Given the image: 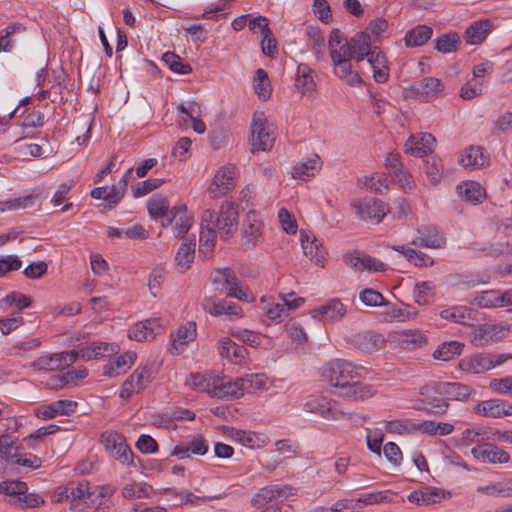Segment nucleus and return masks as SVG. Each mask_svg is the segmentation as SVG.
I'll use <instances>...</instances> for the list:
<instances>
[{"label": "nucleus", "instance_id": "1", "mask_svg": "<svg viewBox=\"0 0 512 512\" xmlns=\"http://www.w3.org/2000/svg\"><path fill=\"white\" fill-rule=\"evenodd\" d=\"M202 229L219 233L223 240L232 236L238 227V206L230 201H224L218 212L207 209L201 217Z\"/></svg>", "mask_w": 512, "mask_h": 512}, {"label": "nucleus", "instance_id": "2", "mask_svg": "<svg viewBox=\"0 0 512 512\" xmlns=\"http://www.w3.org/2000/svg\"><path fill=\"white\" fill-rule=\"evenodd\" d=\"M366 369L350 361L337 359L327 364L324 376L335 387L348 389L354 381L364 377Z\"/></svg>", "mask_w": 512, "mask_h": 512}, {"label": "nucleus", "instance_id": "3", "mask_svg": "<svg viewBox=\"0 0 512 512\" xmlns=\"http://www.w3.org/2000/svg\"><path fill=\"white\" fill-rule=\"evenodd\" d=\"M510 359V353L479 352L463 357L458 367L468 374H481L501 366Z\"/></svg>", "mask_w": 512, "mask_h": 512}, {"label": "nucleus", "instance_id": "4", "mask_svg": "<svg viewBox=\"0 0 512 512\" xmlns=\"http://www.w3.org/2000/svg\"><path fill=\"white\" fill-rule=\"evenodd\" d=\"M27 482H0V494L8 497L11 504L21 508H33L43 503V499L35 493H27Z\"/></svg>", "mask_w": 512, "mask_h": 512}, {"label": "nucleus", "instance_id": "5", "mask_svg": "<svg viewBox=\"0 0 512 512\" xmlns=\"http://www.w3.org/2000/svg\"><path fill=\"white\" fill-rule=\"evenodd\" d=\"M250 130V143L253 153L267 151L273 147L275 138L269 130L268 121L263 112L254 113Z\"/></svg>", "mask_w": 512, "mask_h": 512}, {"label": "nucleus", "instance_id": "6", "mask_svg": "<svg viewBox=\"0 0 512 512\" xmlns=\"http://www.w3.org/2000/svg\"><path fill=\"white\" fill-rule=\"evenodd\" d=\"M293 495H296V489L290 485L270 484L254 494L251 498V504L257 508L266 505H277Z\"/></svg>", "mask_w": 512, "mask_h": 512}, {"label": "nucleus", "instance_id": "7", "mask_svg": "<svg viewBox=\"0 0 512 512\" xmlns=\"http://www.w3.org/2000/svg\"><path fill=\"white\" fill-rule=\"evenodd\" d=\"M264 224L256 211H249L241 226V245L245 250L256 247L263 240Z\"/></svg>", "mask_w": 512, "mask_h": 512}, {"label": "nucleus", "instance_id": "8", "mask_svg": "<svg viewBox=\"0 0 512 512\" xmlns=\"http://www.w3.org/2000/svg\"><path fill=\"white\" fill-rule=\"evenodd\" d=\"M236 167L228 164L220 167L208 187V193L212 199H218L226 195L236 185Z\"/></svg>", "mask_w": 512, "mask_h": 512}, {"label": "nucleus", "instance_id": "9", "mask_svg": "<svg viewBox=\"0 0 512 512\" xmlns=\"http://www.w3.org/2000/svg\"><path fill=\"white\" fill-rule=\"evenodd\" d=\"M419 394V409L430 414H444L447 411L449 403L441 397L444 394L438 391V382L423 386Z\"/></svg>", "mask_w": 512, "mask_h": 512}, {"label": "nucleus", "instance_id": "10", "mask_svg": "<svg viewBox=\"0 0 512 512\" xmlns=\"http://www.w3.org/2000/svg\"><path fill=\"white\" fill-rule=\"evenodd\" d=\"M152 370L148 366L137 368L121 386L119 396L122 399H129L140 393L152 381Z\"/></svg>", "mask_w": 512, "mask_h": 512}, {"label": "nucleus", "instance_id": "11", "mask_svg": "<svg viewBox=\"0 0 512 512\" xmlns=\"http://www.w3.org/2000/svg\"><path fill=\"white\" fill-rule=\"evenodd\" d=\"M303 409L305 412L318 415L326 420H339L346 416V413L339 410L326 397H316L308 400Z\"/></svg>", "mask_w": 512, "mask_h": 512}, {"label": "nucleus", "instance_id": "12", "mask_svg": "<svg viewBox=\"0 0 512 512\" xmlns=\"http://www.w3.org/2000/svg\"><path fill=\"white\" fill-rule=\"evenodd\" d=\"M445 89L444 83L435 77H424L412 84L408 91L412 96L435 99L443 95Z\"/></svg>", "mask_w": 512, "mask_h": 512}, {"label": "nucleus", "instance_id": "13", "mask_svg": "<svg viewBox=\"0 0 512 512\" xmlns=\"http://www.w3.org/2000/svg\"><path fill=\"white\" fill-rule=\"evenodd\" d=\"M175 223L173 227V234L175 237L185 238V234L191 227V217L188 215L187 206L185 204H179L173 206L170 210V214L166 221L162 220L161 225L168 227L172 223Z\"/></svg>", "mask_w": 512, "mask_h": 512}, {"label": "nucleus", "instance_id": "14", "mask_svg": "<svg viewBox=\"0 0 512 512\" xmlns=\"http://www.w3.org/2000/svg\"><path fill=\"white\" fill-rule=\"evenodd\" d=\"M74 362L75 356L66 351L39 357L32 363V366L37 370L56 371L63 370L72 365Z\"/></svg>", "mask_w": 512, "mask_h": 512}, {"label": "nucleus", "instance_id": "15", "mask_svg": "<svg viewBox=\"0 0 512 512\" xmlns=\"http://www.w3.org/2000/svg\"><path fill=\"white\" fill-rule=\"evenodd\" d=\"M471 453L474 458L483 463L503 464L510 461V455L507 451L491 443L476 445L472 448Z\"/></svg>", "mask_w": 512, "mask_h": 512}, {"label": "nucleus", "instance_id": "16", "mask_svg": "<svg viewBox=\"0 0 512 512\" xmlns=\"http://www.w3.org/2000/svg\"><path fill=\"white\" fill-rule=\"evenodd\" d=\"M316 72L305 63L297 66L294 76V86L303 96L311 97L316 91Z\"/></svg>", "mask_w": 512, "mask_h": 512}, {"label": "nucleus", "instance_id": "17", "mask_svg": "<svg viewBox=\"0 0 512 512\" xmlns=\"http://www.w3.org/2000/svg\"><path fill=\"white\" fill-rule=\"evenodd\" d=\"M474 411L484 417L503 418L512 416V403L503 399H490L479 402Z\"/></svg>", "mask_w": 512, "mask_h": 512}, {"label": "nucleus", "instance_id": "18", "mask_svg": "<svg viewBox=\"0 0 512 512\" xmlns=\"http://www.w3.org/2000/svg\"><path fill=\"white\" fill-rule=\"evenodd\" d=\"M344 259L350 267L359 272H383L387 269L382 261L360 252L346 254Z\"/></svg>", "mask_w": 512, "mask_h": 512}, {"label": "nucleus", "instance_id": "19", "mask_svg": "<svg viewBox=\"0 0 512 512\" xmlns=\"http://www.w3.org/2000/svg\"><path fill=\"white\" fill-rule=\"evenodd\" d=\"M163 330V322L160 318H150L135 324L129 330V337L136 341L154 339Z\"/></svg>", "mask_w": 512, "mask_h": 512}, {"label": "nucleus", "instance_id": "20", "mask_svg": "<svg viewBox=\"0 0 512 512\" xmlns=\"http://www.w3.org/2000/svg\"><path fill=\"white\" fill-rule=\"evenodd\" d=\"M356 212L362 220L380 222L388 212L385 203L378 199H367L355 204Z\"/></svg>", "mask_w": 512, "mask_h": 512}, {"label": "nucleus", "instance_id": "21", "mask_svg": "<svg viewBox=\"0 0 512 512\" xmlns=\"http://www.w3.org/2000/svg\"><path fill=\"white\" fill-rule=\"evenodd\" d=\"M451 497V493L438 487H424L420 490H415L408 496L410 502L417 505H431L440 503L443 499Z\"/></svg>", "mask_w": 512, "mask_h": 512}, {"label": "nucleus", "instance_id": "22", "mask_svg": "<svg viewBox=\"0 0 512 512\" xmlns=\"http://www.w3.org/2000/svg\"><path fill=\"white\" fill-rule=\"evenodd\" d=\"M76 406L77 403L72 400H57L37 408L35 415L43 420H49L56 416H68L75 411Z\"/></svg>", "mask_w": 512, "mask_h": 512}, {"label": "nucleus", "instance_id": "23", "mask_svg": "<svg viewBox=\"0 0 512 512\" xmlns=\"http://www.w3.org/2000/svg\"><path fill=\"white\" fill-rule=\"evenodd\" d=\"M311 313L312 317L316 320L323 322H336L344 317L346 309L340 300L332 299L325 305L312 310Z\"/></svg>", "mask_w": 512, "mask_h": 512}, {"label": "nucleus", "instance_id": "24", "mask_svg": "<svg viewBox=\"0 0 512 512\" xmlns=\"http://www.w3.org/2000/svg\"><path fill=\"white\" fill-rule=\"evenodd\" d=\"M208 449V441L202 435H197L186 444L176 445L171 455L179 459H185L189 458L191 454L199 456L205 455Z\"/></svg>", "mask_w": 512, "mask_h": 512}, {"label": "nucleus", "instance_id": "25", "mask_svg": "<svg viewBox=\"0 0 512 512\" xmlns=\"http://www.w3.org/2000/svg\"><path fill=\"white\" fill-rule=\"evenodd\" d=\"M436 142L435 137L430 133L412 135L406 141V151L412 156L423 157L431 153Z\"/></svg>", "mask_w": 512, "mask_h": 512}, {"label": "nucleus", "instance_id": "26", "mask_svg": "<svg viewBox=\"0 0 512 512\" xmlns=\"http://www.w3.org/2000/svg\"><path fill=\"white\" fill-rule=\"evenodd\" d=\"M438 391L446 397L447 400L467 401L476 394L474 388L459 382H438Z\"/></svg>", "mask_w": 512, "mask_h": 512}, {"label": "nucleus", "instance_id": "27", "mask_svg": "<svg viewBox=\"0 0 512 512\" xmlns=\"http://www.w3.org/2000/svg\"><path fill=\"white\" fill-rule=\"evenodd\" d=\"M497 325L483 324L470 332L471 343L476 347H485L501 339Z\"/></svg>", "mask_w": 512, "mask_h": 512}, {"label": "nucleus", "instance_id": "28", "mask_svg": "<svg viewBox=\"0 0 512 512\" xmlns=\"http://www.w3.org/2000/svg\"><path fill=\"white\" fill-rule=\"evenodd\" d=\"M492 28L493 24L489 19L476 20L467 27L464 39L468 44L478 45L487 38Z\"/></svg>", "mask_w": 512, "mask_h": 512}, {"label": "nucleus", "instance_id": "29", "mask_svg": "<svg viewBox=\"0 0 512 512\" xmlns=\"http://www.w3.org/2000/svg\"><path fill=\"white\" fill-rule=\"evenodd\" d=\"M242 395L240 387V378L232 380L228 377L216 376L214 390H212V397L225 398L234 397L239 398Z\"/></svg>", "mask_w": 512, "mask_h": 512}, {"label": "nucleus", "instance_id": "30", "mask_svg": "<svg viewBox=\"0 0 512 512\" xmlns=\"http://www.w3.org/2000/svg\"><path fill=\"white\" fill-rule=\"evenodd\" d=\"M367 61L373 70V78L378 83H384L389 76V68L387 66V58L385 54L374 46V49L367 56Z\"/></svg>", "mask_w": 512, "mask_h": 512}, {"label": "nucleus", "instance_id": "31", "mask_svg": "<svg viewBox=\"0 0 512 512\" xmlns=\"http://www.w3.org/2000/svg\"><path fill=\"white\" fill-rule=\"evenodd\" d=\"M195 258V240L184 238L175 254V266L181 273L188 270Z\"/></svg>", "mask_w": 512, "mask_h": 512}, {"label": "nucleus", "instance_id": "32", "mask_svg": "<svg viewBox=\"0 0 512 512\" xmlns=\"http://www.w3.org/2000/svg\"><path fill=\"white\" fill-rule=\"evenodd\" d=\"M445 238L436 230L429 227H422L417 230V236L412 244L426 248L439 249L445 246Z\"/></svg>", "mask_w": 512, "mask_h": 512}, {"label": "nucleus", "instance_id": "33", "mask_svg": "<svg viewBox=\"0 0 512 512\" xmlns=\"http://www.w3.org/2000/svg\"><path fill=\"white\" fill-rule=\"evenodd\" d=\"M349 44L351 46L352 59L357 62L367 58L370 52L374 49V46L371 44V37L366 31L356 33L349 40Z\"/></svg>", "mask_w": 512, "mask_h": 512}, {"label": "nucleus", "instance_id": "34", "mask_svg": "<svg viewBox=\"0 0 512 512\" xmlns=\"http://www.w3.org/2000/svg\"><path fill=\"white\" fill-rule=\"evenodd\" d=\"M334 73L350 86H358L362 79L357 71L352 69L350 60L339 59L338 55L333 56Z\"/></svg>", "mask_w": 512, "mask_h": 512}, {"label": "nucleus", "instance_id": "35", "mask_svg": "<svg viewBox=\"0 0 512 512\" xmlns=\"http://www.w3.org/2000/svg\"><path fill=\"white\" fill-rule=\"evenodd\" d=\"M136 353L126 352L103 366V375L116 377L125 373L135 362Z\"/></svg>", "mask_w": 512, "mask_h": 512}, {"label": "nucleus", "instance_id": "36", "mask_svg": "<svg viewBox=\"0 0 512 512\" xmlns=\"http://www.w3.org/2000/svg\"><path fill=\"white\" fill-rule=\"evenodd\" d=\"M433 35V29L430 26L419 24L408 30L404 36L405 46L408 48L420 47L424 45Z\"/></svg>", "mask_w": 512, "mask_h": 512}, {"label": "nucleus", "instance_id": "37", "mask_svg": "<svg viewBox=\"0 0 512 512\" xmlns=\"http://www.w3.org/2000/svg\"><path fill=\"white\" fill-rule=\"evenodd\" d=\"M354 342L358 349L370 352L383 348L385 345V338L380 333L366 331L356 335Z\"/></svg>", "mask_w": 512, "mask_h": 512}, {"label": "nucleus", "instance_id": "38", "mask_svg": "<svg viewBox=\"0 0 512 512\" xmlns=\"http://www.w3.org/2000/svg\"><path fill=\"white\" fill-rule=\"evenodd\" d=\"M41 463L42 460L38 456L32 453L20 452L19 450L9 467L20 474L39 468Z\"/></svg>", "mask_w": 512, "mask_h": 512}, {"label": "nucleus", "instance_id": "39", "mask_svg": "<svg viewBox=\"0 0 512 512\" xmlns=\"http://www.w3.org/2000/svg\"><path fill=\"white\" fill-rule=\"evenodd\" d=\"M239 378L242 395L245 393L255 394L267 389L268 387V378L263 373L246 374Z\"/></svg>", "mask_w": 512, "mask_h": 512}, {"label": "nucleus", "instance_id": "40", "mask_svg": "<svg viewBox=\"0 0 512 512\" xmlns=\"http://www.w3.org/2000/svg\"><path fill=\"white\" fill-rule=\"evenodd\" d=\"M196 337V324L187 322L178 328L175 335L172 336V348L177 354L184 350V347Z\"/></svg>", "mask_w": 512, "mask_h": 512}, {"label": "nucleus", "instance_id": "41", "mask_svg": "<svg viewBox=\"0 0 512 512\" xmlns=\"http://www.w3.org/2000/svg\"><path fill=\"white\" fill-rule=\"evenodd\" d=\"M147 210L151 218L166 221L171 210L169 200L160 194H155L148 200Z\"/></svg>", "mask_w": 512, "mask_h": 512}, {"label": "nucleus", "instance_id": "42", "mask_svg": "<svg viewBox=\"0 0 512 512\" xmlns=\"http://www.w3.org/2000/svg\"><path fill=\"white\" fill-rule=\"evenodd\" d=\"M301 245L304 254L311 260L316 263L320 262V259L324 256L325 249L319 243V241L312 235L301 231Z\"/></svg>", "mask_w": 512, "mask_h": 512}, {"label": "nucleus", "instance_id": "43", "mask_svg": "<svg viewBox=\"0 0 512 512\" xmlns=\"http://www.w3.org/2000/svg\"><path fill=\"white\" fill-rule=\"evenodd\" d=\"M424 336L414 330H403L393 335V342L404 349H414L425 343Z\"/></svg>", "mask_w": 512, "mask_h": 512}, {"label": "nucleus", "instance_id": "44", "mask_svg": "<svg viewBox=\"0 0 512 512\" xmlns=\"http://www.w3.org/2000/svg\"><path fill=\"white\" fill-rule=\"evenodd\" d=\"M459 196L472 204L481 203L485 198V190L475 181H467L457 186Z\"/></svg>", "mask_w": 512, "mask_h": 512}, {"label": "nucleus", "instance_id": "45", "mask_svg": "<svg viewBox=\"0 0 512 512\" xmlns=\"http://www.w3.org/2000/svg\"><path fill=\"white\" fill-rule=\"evenodd\" d=\"M153 494L154 490L147 482H127L122 488V495L128 500L150 498Z\"/></svg>", "mask_w": 512, "mask_h": 512}, {"label": "nucleus", "instance_id": "46", "mask_svg": "<svg viewBox=\"0 0 512 512\" xmlns=\"http://www.w3.org/2000/svg\"><path fill=\"white\" fill-rule=\"evenodd\" d=\"M219 354L231 362H241L245 358V348L237 345L230 338H223L219 342Z\"/></svg>", "mask_w": 512, "mask_h": 512}, {"label": "nucleus", "instance_id": "47", "mask_svg": "<svg viewBox=\"0 0 512 512\" xmlns=\"http://www.w3.org/2000/svg\"><path fill=\"white\" fill-rule=\"evenodd\" d=\"M216 376L210 373H192L186 380V385L200 391L207 392L212 397Z\"/></svg>", "mask_w": 512, "mask_h": 512}, {"label": "nucleus", "instance_id": "48", "mask_svg": "<svg viewBox=\"0 0 512 512\" xmlns=\"http://www.w3.org/2000/svg\"><path fill=\"white\" fill-rule=\"evenodd\" d=\"M485 163L486 158L483 154L482 147L480 146H470L461 154L460 164L465 168H479L484 166Z\"/></svg>", "mask_w": 512, "mask_h": 512}, {"label": "nucleus", "instance_id": "49", "mask_svg": "<svg viewBox=\"0 0 512 512\" xmlns=\"http://www.w3.org/2000/svg\"><path fill=\"white\" fill-rule=\"evenodd\" d=\"M85 497V488L83 482H78L77 487H59L52 495V501L55 503L71 500V504Z\"/></svg>", "mask_w": 512, "mask_h": 512}, {"label": "nucleus", "instance_id": "50", "mask_svg": "<svg viewBox=\"0 0 512 512\" xmlns=\"http://www.w3.org/2000/svg\"><path fill=\"white\" fill-rule=\"evenodd\" d=\"M393 250L401 253L409 262L415 266H427L432 265L433 260L425 253L417 252L415 249L406 247L405 245H395L392 247Z\"/></svg>", "mask_w": 512, "mask_h": 512}, {"label": "nucleus", "instance_id": "51", "mask_svg": "<svg viewBox=\"0 0 512 512\" xmlns=\"http://www.w3.org/2000/svg\"><path fill=\"white\" fill-rule=\"evenodd\" d=\"M205 310L213 316L227 315L229 317H239L241 311L237 304L225 301L208 303Z\"/></svg>", "mask_w": 512, "mask_h": 512}, {"label": "nucleus", "instance_id": "52", "mask_svg": "<svg viewBox=\"0 0 512 512\" xmlns=\"http://www.w3.org/2000/svg\"><path fill=\"white\" fill-rule=\"evenodd\" d=\"M320 164L321 161L319 156L314 155L307 161L297 164L293 168L292 176L294 178L305 180L306 178L312 177L314 175L315 171L320 168Z\"/></svg>", "mask_w": 512, "mask_h": 512}, {"label": "nucleus", "instance_id": "53", "mask_svg": "<svg viewBox=\"0 0 512 512\" xmlns=\"http://www.w3.org/2000/svg\"><path fill=\"white\" fill-rule=\"evenodd\" d=\"M472 309L467 306H453L448 309H444L440 312V316L442 319L454 322L465 324L466 320L472 319Z\"/></svg>", "mask_w": 512, "mask_h": 512}, {"label": "nucleus", "instance_id": "54", "mask_svg": "<svg viewBox=\"0 0 512 512\" xmlns=\"http://www.w3.org/2000/svg\"><path fill=\"white\" fill-rule=\"evenodd\" d=\"M464 344L458 341H450L440 345L433 353L437 360L450 361L461 354Z\"/></svg>", "mask_w": 512, "mask_h": 512}, {"label": "nucleus", "instance_id": "55", "mask_svg": "<svg viewBox=\"0 0 512 512\" xmlns=\"http://www.w3.org/2000/svg\"><path fill=\"white\" fill-rule=\"evenodd\" d=\"M434 48L443 54L457 51L460 44V38L456 33L444 34L434 40Z\"/></svg>", "mask_w": 512, "mask_h": 512}, {"label": "nucleus", "instance_id": "56", "mask_svg": "<svg viewBox=\"0 0 512 512\" xmlns=\"http://www.w3.org/2000/svg\"><path fill=\"white\" fill-rule=\"evenodd\" d=\"M19 451V447L9 435L0 436V462L5 461L8 466Z\"/></svg>", "mask_w": 512, "mask_h": 512}, {"label": "nucleus", "instance_id": "57", "mask_svg": "<svg viewBox=\"0 0 512 512\" xmlns=\"http://www.w3.org/2000/svg\"><path fill=\"white\" fill-rule=\"evenodd\" d=\"M418 311L415 307L409 304H401L399 306L393 305L386 312L385 315L390 320L405 321L417 315Z\"/></svg>", "mask_w": 512, "mask_h": 512}, {"label": "nucleus", "instance_id": "58", "mask_svg": "<svg viewBox=\"0 0 512 512\" xmlns=\"http://www.w3.org/2000/svg\"><path fill=\"white\" fill-rule=\"evenodd\" d=\"M29 137V134H24L15 140V150L23 156L41 157L43 149L40 145L35 143H27L24 140Z\"/></svg>", "mask_w": 512, "mask_h": 512}, {"label": "nucleus", "instance_id": "59", "mask_svg": "<svg viewBox=\"0 0 512 512\" xmlns=\"http://www.w3.org/2000/svg\"><path fill=\"white\" fill-rule=\"evenodd\" d=\"M163 62L175 73L186 75L192 71L188 63H184L182 59L173 52H166L162 56Z\"/></svg>", "mask_w": 512, "mask_h": 512}, {"label": "nucleus", "instance_id": "60", "mask_svg": "<svg viewBox=\"0 0 512 512\" xmlns=\"http://www.w3.org/2000/svg\"><path fill=\"white\" fill-rule=\"evenodd\" d=\"M254 89L259 98L266 100L271 95V85L267 73L259 68L254 79Z\"/></svg>", "mask_w": 512, "mask_h": 512}, {"label": "nucleus", "instance_id": "61", "mask_svg": "<svg viewBox=\"0 0 512 512\" xmlns=\"http://www.w3.org/2000/svg\"><path fill=\"white\" fill-rule=\"evenodd\" d=\"M472 304L481 308H498V290H486L475 293Z\"/></svg>", "mask_w": 512, "mask_h": 512}, {"label": "nucleus", "instance_id": "62", "mask_svg": "<svg viewBox=\"0 0 512 512\" xmlns=\"http://www.w3.org/2000/svg\"><path fill=\"white\" fill-rule=\"evenodd\" d=\"M479 492L498 497H512V482H492L485 487H479Z\"/></svg>", "mask_w": 512, "mask_h": 512}, {"label": "nucleus", "instance_id": "63", "mask_svg": "<svg viewBox=\"0 0 512 512\" xmlns=\"http://www.w3.org/2000/svg\"><path fill=\"white\" fill-rule=\"evenodd\" d=\"M434 285L430 281H424L417 283L414 288V299L419 305H426L430 302L433 297Z\"/></svg>", "mask_w": 512, "mask_h": 512}, {"label": "nucleus", "instance_id": "64", "mask_svg": "<svg viewBox=\"0 0 512 512\" xmlns=\"http://www.w3.org/2000/svg\"><path fill=\"white\" fill-rule=\"evenodd\" d=\"M262 310L265 316L271 321H281L287 316V310L283 304L266 302L264 298L261 299Z\"/></svg>", "mask_w": 512, "mask_h": 512}]
</instances>
